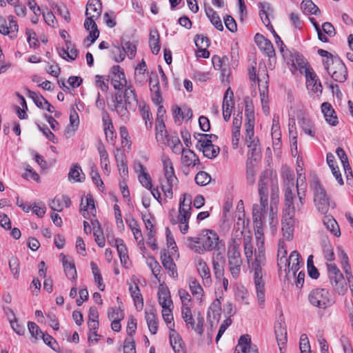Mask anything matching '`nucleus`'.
Here are the masks:
<instances>
[{"label":"nucleus","mask_w":353,"mask_h":353,"mask_svg":"<svg viewBox=\"0 0 353 353\" xmlns=\"http://www.w3.org/2000/svg\"><path fill=\"white\" fill-rule=\"evenodd\" d=\"M161 161L163 166L165 180L161 181V189L164 195L171 199L173 198L172 188L177 185L179 181L175 175L171 159L168 157L163 156Z\"/></svg>","instance_id":"1"},{"label":"nucleus","mask_w":353,"mask_h":353,"mask_svg":"<svg viewBox=\"0 0 353 353\" xmlns=\"http://www.w3.org/2000/svg\"><path fill=\"white\" fill-rule=\"evenodd\" d=\"M291 197L289 193L286 195V202H285V208L282 216V231L283 236L288 240L291 241L294 236V227L295 224V205L294 202L290 201Z\"/></svg>","instance_id":"2"},{"label":"nucleus","mask_w":353,"mask_h":353,"mask_svg":"<svg viewBox=\"0 0 353 353\" xmlns=\"http://www.w3.org/2000/svg\"><path fill=\"white\" fill-rule=\"evenodd\" d=\"M311 188L314 192V202L318 211L321 214H326L330 204L325 190L318 179L312 181Z\"/></svg>","instance_id":"3"},{"label":"nucleus","mask_w":353,"mask_h":353,"mask_svg":"<svg viewBox=\"0 0 353 353\" xmlns=\"http://www.w3.org/2000/svg\"><path fill=\"white\" fill-rule=\"evenodd\" d=\"M308 300L313 306L324 310L334 303L330 292L325 288L312 290L308 295Z\"/></svg>","instance_id":"4"},{"label":"nucleus","mask_w":353,"mask_h":353,"mask_svg":"<svg viewBox=\"0 0 353 353\" xmlns=\"http://www.w3.org/2000/svg\"><path fill=\"white\" fill-rule=\"evenodd\" d=\"M265 177L260 176L259 181V194L260 196V204H254L252 208V217L265 219V212L268 208V185L265 181Z\"/></svg>","instance_id":"5"},{"label":"nucleus","mask_w":353,"mask_h":353,"mask_svg":"<svg viewBox=\"0 0 353 353\" xmlns=\"http://www.w3.org/2000/svg\"><path fill=\"white\" fill-rule=\"evenodd\" d=\"M201 244L204 245L208 252L212 250L220 251L224 250L225 243L219 239L216 232L212 230H203L200 234Z\"/></svg>","instance_id":"6"},{"label":"nucleus","mask_w":353,"mask_h":353,"mask_svg":"<svg viewBox=\"0 0 353 353\" xmlns=\"http://www.w3.org/2000/svg\"><path fill=\"white\" fill-rule=\"evenodd\" d=\"M324 66L335 81L342 83L347 79V68L339 57L332 59L331 63L325 62Z\"/></svg>","instance_id":"7"},{"label":"nucleus","mask_w":353,"mask_h":353,"mask_svg":"<svg viewBox=\"0 0 353 353\" xmlns=\"http://www.w3.org/2000/svg\"><path fill=\"white\" fill-rule=\"evenodd\" d=\"M328 276L336 293L344 295L347 291L343 274L335 264H327Z\"/></svg>","instance_id":"8"},{"label":"nucleus","mask_w":353,"mask_h":353,"mask_svg":"<svg viewBox=\"0 0 353 353\" xmlns=\"http://www.w3.org/2000/svg\"><path fill=\"white\" fill-rule=\"evenodd\" d=\"M259 7L260 8L259 15L262 20V22L268 28V29L271 30V32H272V34L275 38L276 43L280 48L281 52L283 53L284 48L285 47V45L283 43L281 37L275 32L273 26H272V24L270 23V19H269L268 11L270 10H271L270 4L267 2H261L259 3Z\"/></svg>","instance_id":"9"},{"label":"nucleus","mask_w":353,"mask_h":353,"mask_svg":"<svg viewBox=\"0 0 353 353\" xmlns=\"http://www.w3.org/2000/svg\"><path fill=\"white\" fill-rule=\"evenodd\" d=\"M228 258L230 273L233 278L236 279L239 276L242 265V260L240 252L238 250V245H234L233 248L228 251Z\"/></svg>","instance_id":"10"},{"label":"nucleus","mask_w":353,"mask_h":353,"mask_svg":"<svg viewBox=\"0 0 353 353\" xmlns=\"http://www.w3.org/2000/svg\"><path fill=\"white\" fill-rule=\"evenodd\" d=\"M235 353H258V348L256 345H252L250 335L243 334L239 339Z\"/></svg>","instance_id":"11"},{"label":"nucleus","mask_w":353,"mask_h":353,"mask_svg":"<svg viewBox=\"0 0 353 353\" xmlns=\"http://www.w3.org/2000/svg\"><path fill=\"white\" fill-rule=\"evenodd\" d=\"M225 264V259L224 254L221 252L214 253L212 265L214 276L216 279H221L223 276Z\"/></svg>","instance_id":"12"},{"label":"nucleus","mask_w":353,"mask_h":353,"mask_svg":"<svg viewBox=\"0 0 353 353\" xmlns=\"http://www.w3.org/2000/svg\"><path fill=\"white\" fill-rule=\"evenodd\" d=\"M114 110L117 111V114L120 116L122 119H126L128 118L129 111L128 106L125 104V101H123V96L120 92H117L114 94Z\"/></svg>","instance_id":"13"},{"label":"nucleus","mask_w":353,"mask_h":353,"mask_svg":"<svg viewBox=\"0 0 353 353\" xmlns=\"http://www.w3.org/2000/svg\"><path fill=\"white\" fill-rule=\"evenodd\" d=\"M212 139L202 141V145L199 147V150L203 152V155L208 159H214L219 154L220 148L219 146L212 144Z\"/></svg>","instance_id":"14"},{"label":"nucleus","mask_w":353,"mask_h":353,"mask_svg":"<svg viewBox=\"0 0 353 353\" xmlns=\"http://www.w3.org/2000/svg\"><path fill=\"white\" fill-rule=\"evenodd\" d=\"M274 332L280 351L283 353L281 345H284L287 343V330L285 323L282 321L276 322L274 325Z\"/></svg>","instance_id":"15"},{"label":"nucleus","mask_w":353,"mask_h":353,"mask_svg":"<svg viewBox=\"0 0 353 353\" xmlns=\"http://www.w3.org/2000/svg\"><path fill=\"white\" fill-rule=\"evenodd\" d=\"M102 12V3L100 0H88L86 5L85 16L99 19Z\"/></svg>","instance_id":"16"},{"label":"nucleus","mask_w":353,"mask_h":353,"mask_svg":"<svg viewBox=\"0 0 353 353\" xmlns=\"http://www.w3.org/2000/svg\"><path fill=\"white\" fill-rule=\"evenodd\" d=\"M321 111L324 114L326 121L332 126H336L339 121L335 115V111L332 105L328 102H324L321 104Z\"/></svg>","instance_id":"17"},{"label":"nucleus","mask_w":353,"mask_h":353,"mask_svg":"<svg viewBox=\"0 0 353 353\" xmlns=\"http://www.w3.org/2000/svg\"><path fill=\"white\" fill-rule=\"evenodd\" d=\"M242 124V116L237 114L234 117L232 121V144L234 149H236L239 146L240 137V129Z\"/></svg>","instance_id":"18"},{"label":"nucleus","mask_w":353,"mask_h":353,"mask_svg":"<svg viewBox=\"0 0 353 353\" xmlns=\"http://www.w3.org/2000/svg\"><path fill=\"white\" fill-rule=\"evenodd\" d=\"M161 259L164 268L168 270L169 275L174 279H177L176 266L172 258L166 252H164L161 255Z\"/></svg>","instance_id":"19"},{"label":"nucleus","mask_w":353,"mask_h":353,"mask_svg":"<svg viewBox=\"0 0 353 353\" xmlns=\"http://www.w3.org/2000/svg\"><path fill=\"white\" fill-rule=\"evenodd\" d=\"M112 245L115 246L117 250L118 254L120 258L121 263L126 267L128 260V249L124 243L123 239L117 238L114 240V242L110 243Z\"/></svg>","instance_id":"20"},{"label":"nucleus","mask_w":353,"mask_h":353,"mask_svg":"<svg viewBox=\"0 0 353 353\" xmlns=\"http://www.w3.org/2000/svg\"><path fill=\"white\" fill-rule=\"evenodd\" d=\"M170 343L175 353H183V343L181 336L172 328L170 327Z\"/></svg>","instance_id":"21"},{"label":"nucleus","mask_w":353,"mask_h":353,"mask_svg":"<svg viewBox=\"0 0 353 353\" xmlns=\"http://www.w3.org/2000/svg\"><path fill=\"white\" fill-rule=\"evenodd\" d=\"M181 162L183 165L190 167L195 166L199 163V159L196 154L190 149H185L181 154Z\"/></svg>","instance_id":"22"},{"label":"nucleus","mask_w":353,"mask_h":353,"mask_svg":"<svg viewBox=\"0 0 353 353\" xmlns=\"http://www.w3.org/2000/svg\"><path fill=\"white\" fill-rule=\"evenodd\" d=\"M283 177L285 179V202H286V195L289 193V196L291 197L290 201L294 202V194L292 192V188L294 187V174L290 170H286L283 173Z\"/></svg>","instance_id":"23"},{"label":"nucleus","mask_w":353,"mask_h":353,"mask_svg":"<svg viewBox=\"0 0 353 353\" xmlns=\"http://www.w3.org/2000/svg\"><path fill=\"white\" fill-rule=\"evenodd\" d=\"M158 300L159 305L162 308L172 306V301L171 299L169 289L167 287L159 288L158 291Z\"/></svg>","instance_id":"24"},{"label":"nucleus","mask_w":353,"mask_h":353,"mask_svg":"<svg viewBox=\"0 0 353 353\" xmlns=\"http://www.w3.org/2000/svg\"><path fill=\"white\" fill-rule=\"evenodd\" d=\"M123 99H124L125 104H126L130 109L134 108L138 103L135 90L132 86L129 85L125 88Z\"/></svg>","instance_id":"25"},{"label":"nucleus","mask_w":353,"mask_h":353,"mask_svg":"<svg viewBox=\"0 0 353 353\" xmlns=\"http://www.w3.org/2000/svg\"><path fill=\"white\" fill-rule=\"evenodd\" d=\"M326 160L327 165H329L330 168L332 170V174L334 176L338 183L341 185H343V180L341 176L339 167L335 161L334 156L332 153H327Z\"/></svg>","instance_id":"26"},{"label":"nucleus","mask_w":353,"mask_h":353,"mask_svg":"<svg viewBox=\"0 0 353 353\" xmlns=\"http://www.w3.org/2000/svg\"><path fill=\"white\" fill-rule=\"evenodd\" d=\"M300 261L301 255L296 250L292 251L288 258L287 266L288 268V274H290V271H292L293 276H295L296 272L298 271L300 268Z\"/></svg>","instance_id":"27"},{"label":"nucleus","mask_w":353,"mask_h":353,"mask_svg":"<svg viewBox=\"0 0 353 353\" xmlns=\"http://www.w3.org/2000/svg\"><path fill=\"white\" fill-rule=\"evenodd\" d=\"M149 44L152 54H157L161 49L159 34L157 30H151L149 34Z\"/></svg>","instance_id":"28"},{"label":"nucleus","mask_w":353,"mask_h":353,"mask_svg":"<svg viewBox=\"0 0 353 353\" xmlns=\"http://www.w3.org/2000/svg\"><path fill=\"white\" fill-rule=\"evenodd\" d=\"M323 223L327 229L330 230L334 236H339L341 232L339 226L336 221L332 216H325L323 218Z\"/></svg>","instance_id":"29"},{"label":"nucleus","mask_w":353,"mask_h":353,"mask_svg":"<svg viewBox=\"0 0 353 353\" xmlns=\"http://www.w3.org/2000/svg\"><path fill=\"white\" fill-rule=\"evenodd\" d=\"M121 48L125 54H127L130 59H133L137 52L136 44L133 42L128 41L125 38L122 37L121 39Z\"/></svg>","instance_id":"30"},{"label":"nucleus","mask_w":353,"mask_h":353,"mask_svg":"<svg viewBox=\"0 0 353 353\" xmlns=\"http://www.w3.org/2000/svg\"><path fill=\"white\" fill-rule=\"evenodd\" d=\"M270 210L272 212L274 208L277 209V204L279 201V188L278 184L272 183L270 187Z\"/></svg>","instance_id":"31"},{"label":"nucleus","mask_w":353,"mask_h":353,"mask_svg":"<svg viewBox=\"0 0 353 353\" xmlns=\"http://www.w3.org/2000/svg\"><path fill=\"white\" fill-rule=\"evenodd\" d=\"M189 243V248L194 251L196 253L199 254H204L205 252H208L205 248H203L204 245L201 244V240L199 237H189L188 239Z\"/></svg>","instance_id":"32"},{"label":"nucleus","mask_w":353,"mask_h":353,"mask_svg":"<svg viewBox=\"0 0 353 353\" xmlns=\"http://www.w3.org/2000/svg\"><path fill=\"white\" fill-rule=\"evenodd\" d=\"M145 317L150 332L151 334H155L158 330V319L157 315L153 312H145Z\"/></svg>","instance_id":"33"},{"label":"nucleus","mask_w":353,"mask_h":353,"mask_svg":"<svg viewBox=\"0 0 353 353\" xmlns=\"http://www.w3.org/2000/svg\"><path fill=\"white\" fill-rule=\"evenodd\" d=\"M301 8L306 14L319 15L321 13L320 9L312 0H303L301 4Z\"/></svg>","instance_id":"34"},{"label":"nucleus","mask_w":353,"mask_h":353,"mask_svg":"<svg viewBox=\"0 0 353 353\" xmlns=\"http://www.w3.org/2000/svg\"><path fill=\"white\" fill-rule=\"evenodd\" d=\"M221 302L219 299H215L208 308V318L210 319L212 317L214 320L219 321L221 316Z\"/></svg>","instance_id":"35"},{"label":"nucleus","mask_w":353,"mask_h":353,"mask_svg":"<svg viewBox=\"0 0 353 353\" xmlns=\"http://www.w3.org/2000/svg\"><path fill=\"white\" fill-rule=\"evenodd\" d=\"M245 116L246 123H254V108L249 97L245 99Z\"/></svg>","instance_id":"36"},{"label":"nucleus","mask_w":353,"mask_h":353,"mask_svg":"<svg viewBox=\"0 0 353 353\" xmlns=\"http://www.w3.org/2000/svg\"><path fill=\"white\" fill-rule=\"evenodd\" d=\"M196 268L202 279H205L207 282L208 280L210 281V268H208L207 263L202 259H199L197 260Z\"/></svg>","instance_id":"37"},{"label":"nucleus","mask_w":353,"mask_h":353,"mask_svg":"<svg viewBox=\"0 0 353 353\" xmlns=\"http://www.w3.org/2000/svg\"><path fill=\"white\" fill-rule=\"evenodd\" d=\"M255 175L254 165L252 161H248L246 163V180L249 185H252L255 183Z\"/></svg>","instance_id":"38"},{"label":"nucleus","mask_w":353,"mask_h":353,"mask_svg":"<svg viewBox=\"0 0 353 353\" xmlns=\"http://www.w3.org/2000/svg\"><path fill=\"white\" fill-rule=\"evenodd\" d=\"M259 48L263 52V53L269 57L270 59L275 58V51L272 42L268 39L259 46Z\"/></svg>","instance_id":"39"},{"label":"nucleus","mask_w":353,"mask_h":353,"mask_svg":"<svg viewBox=\"0 0 353 353\" xmlns=\"http://www.w3.org/2000/svg\"><path fill=\"white\" fill-rule=\"evenodd\" d=\"M301 127L305 134L312 137H315L314 125L309 119L303 117L301 120Z\"/></svg>","instance_id":"40"},{"label":"nucleus","mask_w":353,"mask_h":353,"mask_svg":"<svg viewBox=\"0 0 353 353\" xmlns=\"http://www.w3.org/2000/svg\"><path fill=\"white\" fill-rule=\"evenodd\" d=\"M264 266L252 265V269L254 270V281L255 285H259V284L265 283L263 281V276L265 275V272H263Z\"/></svg>","instance_id":"41"},{"label":"nucleus","mask_w":353,"mask_h":353,"mask_svg":"<svg viewBox=\"0 0 353 353\" xmlns=\"http://www.w3.org/2000/svg\"><path fill=\"white\" fill-rule=\"evenodd\" d=\"M140 111L141 116L143 120L145 121L146 128H151L152 125V122L151 121L152 113L150 112L149 106L145 104H143L142 106L140 107Z\"/></svg>","instance_id":"42"},{"label":"nucleus","mask_w":353,"mask_h":353,"mask_svg":"<svg viewBox=\"0 0 353 353\" xmlns=\"http://www.w3.org/2000/svg\"><path fill=\"white\" fill-rule=\"evenodd\" d=\"M81 172H82V170L78 164L72 165L68 173V179L70 181L73 180L74 182L83 181L80 177Z\"/></svg>","instance_id":"43"},{"label":"nucleus","mask_w":353,"mask_h":353,"mask_svg":"<svg viewBox=\"0 0 353 353\" xmlns=\"http://www.w3.org/2000/svg\"><path fill=\"white\" fill-rule=\"evenodd\" d=\"M259 139H253L247 143L248 147L250 149L248 155L249 159H254L256 160V156L260 153V148H259Z\"/></svg>","instance_id":"44"},{"label":"nucleus","mask_w":353,"mask_h":353,"mask_svg":"<svg viewBox=\"0 0 353 353\" xmlns=\"http://www.w3.org/2000/svg\"><path fill=\"white\" fill-rule=\"evenodd\" d=\"M194 180L197 185L203 186L210 183L211 176L206 172L200 171L196 174Z\"/></svg>","instance_id":"45"},{"label":"nucleus","mask_w":353,"mask_h":353,"mask_svg":"<svg viewBox=\"0 0 353 353\" xmlns=\"http://www.w3.org/2000/svg\"><path fill=\"white\" fill-rule=\"evenodd\" d=\"M28 97L31 98L35 105L42 109H45L44 100H46L43 96L38 95L35 92L30 90H27Z\"/></svg>","instance_id":"46"},{"label":"nucleus","mask_w":353,"mask_h":353,"mask_svg":"<svg viewBox=\"0 0 353 353\" xmlns=\"http://www.w3.org/2000/svg\"><path fill=\"white\" fill-rule=\"evenodd\" d=\"M156 138L157 141H161L165 143L170 135L165 130V125H156Z\"/></svg>","instance_id":"47"},{"label":"nucleus","mask_w":353,"mask_h":353,"mask_svg":"<svg viewBox=\"0 0 353 353\" xmlns=\"http://www.w3.org/2000/svg\"><path fill=\"white\" fill-rule=\"evenodd\" d=\"M109 320H122L124 318V313L122 310L117 307H110L108 310Z\"/></svg>","instance_id":"48"},{"label":"nucleus","mask_w":353,"mask_h":353,"mask_svg":"<svg viewBox=\"0 0 353 353\" xmlns=\"http://www.w3.org/2000/svg\"><path fill=\"white\" fill-rule=\"evenodd\" d=\"M86 199V204L85 205H83V201H81V210H83L84 212H88V208H90L91 210V213L94 215L93 212H96L95 205H94V201L93 199L92 196L90 194H88L85 196Z\"/></svg>","instance_id":"49"},{"label":"nucleus","mask_w":353,"mask_h":353,"mask_svg":"<svg viewBox=\"0 0 353 353\" xmlns=\"http://www.w3.org/2000/svg\"><path fill=\"white\" fill-rule=\"evenodd\" d=\"M307 90L312 91L314 93H321L323 87L319 78L306 82Z\"/></svg>","instance_id":"50"},{"label":"nucleus","mask_w":353,"mask_h":353,"mask_svg":"<svg viewBox=\"0 0 353 353\" xmlns=\"http://www.w3.org/2000/svg\"><path fill=\"white\" fill-rule=\"evenodd\" d=\"M234 102H229L228 101H223V117L225 121H228L230 119L232 110L234 108Z\"/></svg>","instance_id":"51"},{"label":"nucleus","mask_w":353,"mask_h":353,"mask_svg":"<svg viewBox=\"0 0 353 353\" xmlns=\"http://www.w3.org/2000/svg\"><path fill=\"white\" fill-rule=\"evenodd\" d=\"M112 58L116 62H121L125 59V52L122 50V48L119 46H114L111 51Z\"/></svg>","instance_id":"52"},{"label":"nucleus","mask_w":353,"mask_h":353,"mask_svg":"<svg viewBox=\"0 0 353 353\" xmlns=\"http://www.w3.org/2000/svg\"><path fill=\"white\" fill-rule=\"evenodd\" d=\"M307 63L305 61H302L301 63H299V65L301 68L304 69L305 76L306 79V82L312 80L316 79V78H319L314 71L310 67H305Z\"/></svg>","instance_id":"53"},{"label":"nucleus","mask_w":353,"mask_h":353,"mask_svg":"<svg viewBox=\"0 0 353 353\" xmlns=\"http://www.w3.org/2000/svg\"><path fill=\"white\" fill-rule=\"evenodd\" d=\"M336 152L342 163V165L345 170V173H347V170H350V166L348 162L347 157L344 150L342 149L341 148H338L336 149Z\"/></svg>","instance_id":"54"},{"label":"nucleus","mask_w":353,"mask_h":353,"mask_svg":"<svg viewBox=\"0 0 353 353\" xmlns=\"http://www.w3.org/2000/svg\"><path fill=\"white\" fill-rule=\"evenodd\" d=\"M191 292L193 295L202 296L203 289L196 279L191 278L189 283Z\"/></svg>","instance_id":"55"},{"label":"nucleus","mask_w":353,"mask_h":353,"mask_svg":"<svg viewBox=\"0 0 353 353\" xmlns=\"http://www.w3.org/2000/svg\"><path fill=\"white\" fill-rule=\"evenodd\" d=\"M299 348L301 353H311L309 340L305 334H303L301 336Z\"/></svg>","instance_id":"56"},{"label":"nucleus","mask_w":353,"mask_h":353,"mask_svg":"<svg viewBox=\"0 0 353 353\" xmlns=\"http://www.w3.org/2000/svg\"><path fill=\"white\" fill-rule=\"evenodd\" d=\"M212 137H214L216 139H217V136L213 134L194 133V138L197 140L196 148L199 149V147L202 145V141L210 140Z\"/></svg>","instance_id":"57"},{"label":"nucleus","mask_w":353,"mask_h":353,"mask_svg":"<svg viewBox=\"0 0 353 353\" xmlns=\"http://www.w3.org/2000/svg\"><path fill=\"white\" fill-rule=\"evenodd\" d=\"M138 178L139 182L144 188H145L146 189L152 188V179L150 174L147 172L142 174H139Z\"/></svg>","instance_id":"58"},{"label":"nucleus","mask_w":353,"mask_h":353,"mask_svg":"<svg viewBox=\"0 0 353 353\" xmlns=\"http://www.w3.org/2000/svg\"><path fill=\"white\" fill-rule=\"evenodd\" d=\"M66 51L69 52V59L74 61L78 56V50L71 41L65 40Z\"/></svg>","instance_id":"59"},{"label":"nucleus","mask_w":353,"mask_h":353,"mask_svg":"<svg viewBox=\"0 0 353 353\" xmlns=\"http://www.w3.org/2000/svg\"><path fill=\"white\" fill-rule=\"evenodd\" d=\"M225 27L231 32H236L237 31V25L236 21L230 15H226L223 18Z\"/></svg>","instance_id":"60"},{"label":"nucleus","mask_w":353,"mask_h":353,"mask_svg":"<svg viewBox=\"0 0 353 353\" xmlns=\"http://www.w3.org/2000/svg\"><path fill=\"white\" fill-rule=\"evenodd\" d=\"M28 327L30 334L35 339H38L39 336L40 337L43 334V332L41 330L39 327L34 322L29 321L28 323Z\"/></svg>","instance_id":"61"},{"label":"nucleus","mask_w":353,"mask_h":353,"mask_svg":"<svg viewBox=\"0 0 353 353\" xmlns=\"http://www.w3.org/2000/svg\"><path fill=\"white\" fill-rule=\"evenodd\" d=\"M64 271L66 276L71 280H75L77 277V273L74 263H71L64 267Z\"/></svg>","instance_id":"62"},{"label":"nucleus","mask_w":353,"mask_h":353,"mask_svg":"<svg viewBox=\"0 0 353 353\" xmlns=\"http://www.w3.org/2000/svg\"><path fill=\"white\" fill-rule=\"evenodd\" d=\"M111 71L114 76L112 79H123L124 83H127L124 72L120 65H116L112 66L111 68Z\"/></svg>","instance_id":"63"},{"label":"nucleus","mask_w":353,"mask_h":353,"mask_svg":"<svg viewBox=\"0 0 353 353\" xmlns=\"http://www.w3.org/2000/svg\"><path fill=\"white\" fill-rule=\"evenodd\" d=\"M40 338L43 339V342L50 347L53 350L56 351V346H58V344L55 339L48 334H43L40 336Z\"/></svg>","instance_id":"64"}]
</instances>
